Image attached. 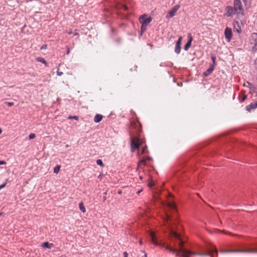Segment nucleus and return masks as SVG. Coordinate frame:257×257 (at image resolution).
Here are the masks:
<instances>
[{"label": "nucleus", "instance_id": "nucleus-38", "mask_svg": "<svg viewBox=\"0 0 257 257\" xmlns=\"http://www.w3.org/2000/svg\"><path fill=\"white\" fill-rule=\"evenodd\" d=\"M236 31L238 32V33H240V32L241 31V30L240 29L239 30L238 29H236Z\"/></svg>", "mask_w": 257, "mask_h": 257}, {"label": "nucleus", "instance_id": "nucleus-49", "mask_svg": "<svg viewBox=\"0 0 257 257\" xmlns=\"http://www.w3.org/2000/svg\"><path fill=\"white\" fill-rule=\"evenodd\" d=\"M1 214H2V213H0V216L1 215Z\"/></svg>", "mask_w": 257, "mask_h": 257}, {"label": "nucleus", "instance_id": "nucleus-46", "mask_svg": "<svg viewBox=\"0 0 257 257\" xmlns=\"http://www.w3.org/2000/svg\"><path fill=\"white\" fill-rule=\"evenodd\" d=\"M224 233H227V234H229V235H231V233H228V232H227H227H224Z\"/></svg>", "mask_w": 257, "mask_h": 257}, {"label": "nucleus", "instance_id": "nucleus-47", "mask_svg": "<svg viewBox=\"0 0 257 257\" xmlns=\"http://www.w3.org/2000/svg\"><path fill=\"white\" fill-rule=\"evenodd\" d=\"M2 129H1V128H0V134H1V133H2Z\"/></svg>", "mask_w": 257, "mask_h": 257}, {"label": "nucleus", "instance_id": "nucleus-39", "mask_svg": "<svg viewBox=\"0 0 257 257\" xmlns=\"http://www.w3.org/2000/svg\"><path fill=\"white\" fill-rule=\"evenodd\" d=\"M69 53H70V49H68V50H67V54H69Z\"/></svg>", "mask_w": 257, "mask_h": 257}, {"label": "nucleus", "instance_id": "nucleus-17", "mask_svg": "<svg viewBox=\"0 0 257 257\" xmlns=\"http://www.w3.org/2000/svg\"><path fill=\"white\" fill-rule=\"evenodd\" d=\"M79 209L83 212V213H85L86 212V209H85V208L84 206V204H83V203L82 202H81L79 204Z\"/></svg>", "mask_w": 257, "mask_h": 257}, {"label": "nucleus", "instance_id": "nucleus-27", "mask_svg": "<svg viewBox=\"0 0 257 257\" xmlns=\"http://www.w3.org/2000/svg\"><path fill=\"white\" fill-rule=\"evenodd\" d=\"M147 152H148V151H147V147H144V148H143V149H142L141 154H144L146 153Z\"/></svg>", "mask_w": 257, "mask_h": 257}, {"label": "nucleus", "instance_id": "nucleus-2", "mask_svg": "<svg viewBox=\"0 0 257 257\" xmlns=\"http://www.w3.org/2000/svg\"><path fill=\"white\" fill-rule=\"evenodd\" d=\"M232 7L237 13V16H242L243 15V9L240 0H234L233 7Z\"/></svg>", "mask_w": 257, "mask_h": 257}, {"label": "nucleus", "instance_id": "nucleus-20", "mask_svg": "<svg viewBox=\"0 0 257 257\" xmlns=\"http://www.w3.org/2000/svg\"><path fill=\"white\" fill-rule=\"evenodd\" d=\"M61 166L60 165H57L54 168V172L56 174H58L60 170Z\"/></svg>", "mask_w": 257, "mask_h": 257}, {"label": "nucleus", "instance_id": "nucleus-36", "mask_svg": "<svg viewBox=\"0 0 257 257\" xmlns=\"http://www.w3.org/2000/svg\"><path fill=\"white\" fill-rule=\"evenodd\" d=\"M5 186V184L0 185V189L4 188Z\"/></svg>", "mask_w": 257, "mask_h": 257}, {"label": "nucleus", "instance_id": "nucleus-16", "mask_svg": "<svg viewBox=\"0 0 257 257\" xmlns=\"http://www.w3.org/2000/svg\"><path fill=\"white\" fill-rule=\"evenodd\" d=\"M36 60L38 62H40L44 64L45 65V66H48V63L46 62V61L42 57H37L36 58Z\"/></svg>", "mask_w": 257, "mask_h": 257}, {"label": "nucleus", "instance_id": "nucleus-8", "mask_svg": "<svg viewBox=\"0 0 257 257\" xmlns=\"http://www.w3.org/2000/svg\"><path fill=\"white\" fill-rule=\"evenodd\" d=\"M225 15L227 17H232L234 15H237V13H236V12L231 6H227L225 8Z\"/></svg>", "mask_w": 257, "mask_h": 257}, {"label": "nucleus", "instance_id": "nucleus-33", "mask_svg": "<svg viewBox=\"0 0 257 257\" xmlns=\"http://www.w3.org/2000/svg\"><path fill=\"white\" fill-rule=\"evenodd\" d=\"M57 74L58 76H61L63 73L62 72H59V71H57Z\"/></svg>", "mask_w": 257, "mask_h": 257}, {"label": "nucleus", "instance_id": "nucleus-5", "mask_svg": "<svg viewBox=\"0 0 257 257\" xmlns=\"http://www.w3.org/2000/svg\"><path fill=\"white\" fill-rule=\"evenodd\" d=\"M221 252L231 253V252H245L252 253L257 252V250L254 249H226L221 251Z\"/></svg>", "mask_w": 257, "mask_h": 257}, {"label": "nucleus", "instance_id": "nucleus-48", "mask_svg": "<svg viewBox=\"0 0 257 257\" xmlns=\"http://www.w3.org/2000/svg\"><path fill=\"white\" fill-rule=\"evenodd\" d=\"M68 34H71V32H69Z\"/></svg>", "mask_w": 257, "mask_h": 257}, {"label": "nucleus", "instance_id": "nucleus-25", "mask_svg": "<svg viewBox=\"0 0 257 257\" xmlns=\"http://www.w3.org/2000/svg\"><path fill=\"white\" fill-rule=\"evenodd\" d=\"M211 60H212V62H213L212 65H213L214 66V65H215V60H216V57L214 55H211Z\"/></svg>", "mask_w": 257, "mask_h": 257}, {"label": "nucleus", "instance_id": "nucleus-1", "mask_svg": "<svg viewBox=\"0 0 257 257\" xmlns=\"http://www.w3.org/2000/svg\"><path fill=\"white\" fill-rule=\"evenodd\" d=\"M164 221V225L169 229L170 232V235L172 241H178V245L180 248L177 249L169 247L168 245L165 246V244L159 243L157 241V238L154 232L151 231L149 233L151 241L155 245H160L165 247L166 249L171 252H175L176 256H179L180 253L181 254L182 257H190L192 254H197L199 255H204V254L198 253L196 252L187 250L183 248V246L184 241L182 240L179 234L176 231V227L178 224V221L177 219H174L168 213H166L165 216L163 218Z\"/></svg>", "mask_w": 257, "mask_h": 257}, {"label": "nucleus", "instance_id": "nucleus-29", "mask_svg": "<svg viewBox=\"0 0 257 257\" xmlns=\"http://www.w3.org/2000/svg\"><path fill=\"white\" fill-rule=\"evenodd\" d=\"M120 7L121 8L123 9L125 11H127L128 10V8L125 5H120Z\"/></svg>", "mask_w": 257, "mask_h": 257}, {"label": "nucleus", "instance_id": "nucleus-10", "mask_svg": "<svg viewBox=\"0 0 257 257\" xmlns=\"http://www.w3.org/2000/svg\"><path fill=\"white\" fill-rule=\"evenodd\" d=\"M182 40V38L180 37L177 41L175 45V52L177 54H179L181 51V44Z\"/></svg>", "mask_w": 257, "mask_h": 257}, {"label": "nucleus", "instance_id": "nucleus-13", "mask_svg": "<svg viewBox=\"0 0 257 257\" xmlns=\"http://www.w3.org/2000/svg\"><path fill=\"white\" fill-rule=\"evenodd\" d=\"M256 108L255 103H251L249 105L246 106V110L250 112L252 110Z\"/></svg>", "mask_w": 257, "mask_h": 257}, {"label": "nucleus", "instance_id": "nucleus-6", "mask_svg": "<svg viewBox=\"0 0 257 257\" xmlns=\"http://www.w3.org/2000/svg\"><path fill=\"white\" fill-rule=\"evenodd\" d=\"M152 18L151 17H147L146 15L141 16L139 18V21L143 25L148 26L151 22Z\"/></svg>", "mask_w": 257, "mask_h": 257}, {"label": "nucleus", "instance_id": "nucleus-37", "mask_svg": "<svg viewBox=\"0 0 257 257\" xmlns=\"http://www.w3.org/2000/svg\"><path fill=\"white\" fill-rule=\"evenodd\" d=\"M246 96L245 95H244V96L243 97L242 99V101H243L245 100V99H246Z\"/></svg>", "mask_w": 257, "mask_h": 257}, {"label": "nucleus", "instance_id": "nucleus-23", "mask_svg": "<svg viewBox=\"0 0 257 257\" xmlns=\"http://www.w3.org/2000/svg\"><path fill=\"white\" fill-rule=\"evenodd\" d=\"M96 163L97 165L101 166V167H104V164L102 161L100 159H98L96 160Z\"/></svg>", "mask_w": 257, "mask_h": 257}, {"label": "nucleus", "instance_id": "nucleus-28", "mask_svg": "<svg viewBox=\"0 0 257 257\" xmlns=\"http://www.w3.org/2000/svg\"><path fill=\"white\" fill-rule=\"evenodd\" d=\"M5 104H6L9 106H11L14 105V103L11 102H5Z\"/></svg>", "mask_w": 257, "mask_h": 257}, {"label": "nucleus", "instance_id": "nucleus-4", "mask_svg": "<svg viewBox=\"0 0 257 257\" xmlns=\"http://www.w3.org/2000/svg\"><path fill=\"white\" fill-rule=\"evenodd\" d=\"M143 140L137 137H133L131 139V147L133 149H137L143 143Z\"/></svg>", "mask_w": 257, "mask_h": 257}, {"label": "nucleus", "instance_id": "nucleus-9", "mask_svg": "<svg viewBox=\"0 0 257 257\" xmlns=\"http://www.w3.org/2000/svg\"><path fill=\"white\" fill-rule=\"evenodd\" d=\"M225 38L228 42H229L232 38V33L231 29L227 27L224 31Z\"/></svg>", "mask_w": 257, "mask_h": 257}, {"label": "nucleus", "instance_id": "nucleus-35", "mask_svg": "<svg viewBox=\"0 0 257 257\" xmlns=\"http://www.w3.org/2000/svg\"><path fill=\"white\" fill-rule=\"evenodd\" d=\"M123 255H124V257H127V255H128L127 252H123Z\"/></svg>", "mask_w": 257, "mask_h": 257}, {"label": "nucleus", "instance_id": "nucleus-3", "mask_svg": "<svg viewBox=\"0 0 257 257\" xmlns=\"http://www.w3.org/2000/svg\"><path fill=\"white\" fill-rule=\"evenodd\" d=\"M131 127L136 130L138 134L142 132V125L140 123L138 118H133L131 120Z\"/></svg>", "mask_w": 257, "mask_h": 257}, {"label": "nucleus", "instance_id": "nucleus-12", "mask_svg": "<svg viewBox=\"0 0 257 257\" xmlns=\"http://www.w3.org/2000/svg\"><path fill=\"white\" fill-rule=\"evenodd\" d=\"M151 158L149 157H143L141 159H140V161L138 162V166H140L142 165H146V162L149 160H150Z\"/></svg>", "mask_w": 257, "mask_h": 257}, {"label": "nucleus", "instance_id": "nucleus-45", "mask_svg": "<svg viewBox=\"0 0 257 257\" xmlns=\"http://www.w3.org/2000/svg\"><path fill=\"white\" fill-rule=\"evenodd\" d=\"M213 251V250H211V251H210V253H210V254H211L212 253Z\"/></svg>", "mask_w": 257, "mask_h": 257}, {"label": "nucleus", "instance_id": "nucleus-41", "mask_svg": "<svg viewBox=\"0 0 257 257\" xmlns=\"http://www.w3.org/2000/svg\"><path fill=\"white\" fill-rule=\"evenodd\" d=\"M139 243H140V244H142V243H143L142 240H140V241H139Z\"/></svg>", "mask_w": 257, "mask_h": 257}, {"label": "nucleus", "instance_id": "nucleus-26", "mask_svg": "<svg viewBox=\"0 0 257 257\" xmlns=\"http://www.w3.org/2000/svg\"><path fill=\"white\" fill-rule=\"evenodd\" d=\"M36 137V135L35 134H30L29 138L30 140H32L34 139Z\"/></svg>", "mask_w": 257, "mask_h": 257}, {"label": "nucleus", "instance_id": "nucleus-7", "mask_svg": "<svg viewBox=\"0 0 257 257\" xmlns=\"http://www.w3.org/2000/svg\"><path fill=\"white\" fill-rule=\"evenodd\" d=\"M180 7V6L179 5H177L175 6L168 13V14L166 16V18L167 19H169V18L173 17L175 15V14H176V12H177V11L179 9Z\"/></svg>", "mask_w": 257, "mask_h": 257}, {"label": "nucleus", "instance_id": "nucleus-22", "mask_svg": "<svg viewBox=\"0 0 257 257\" xmlns=\"http://www.w3.org/2000/svg\"><path fill=\"white\" fill-rule=\"evenodd\" d=\"M251 38L254 39V45H256V40L257 39V34L256 33H253L251 35Z\"/></svg>", "mask_w": 257, "mask_h": 257}, {"label": "nucleus", "instance_id": "nucleus-30", "mask_svg": "<svg viewBox=\"0 0 257 257\" xmlns=\"http://www.w3.org/2000/svg\"><path fill=\"white\" fill-rule=\"evenodd\" d=\"M47 48V45H44L41 47V50H44L46 49Z\"/></svg>", "mask_w": 257, "mask_h": 257}, {"label": "nucleus", "instance_id": "nucleus-18", "mask_svg": "<svg viewBox=\"0 0 257 257\" xmlns=\"http://www.w3.org/2000/svg\"><path fill=\"white\" fill-rule=\"evenodd\" d=\"M42 246L44 247L48 248H51V247L53 246L52 243H49L48 242H45L43 243Z\"/></svg>", "mask_w": 257, "mask_h": 257}, {"label": "nucleus", "instance_id": "nucleus-24", "mask_svg": "<svg viewBox=\"0 0 257 257\" xmlns=\"http://www.w3.org/2000/svg\"><path fill=\"white\" fill-rule=\"evenodd\" d=\"M147 26L142 25V26H141V33H143L145 31H146V30L147 29Z\"/></svg>", "mask_w": 257, "mask_h": 257}, {"label": "nucleus", "instance_id": "nucleus-21", "mask_svg": "<svg viewBox=\"0 0 257 257\" xmlns=\"http://www.w3.org/2000/svg\"><path fill=\"white\" fill-rule=\"evenodd\" d=\"M167 206L172 209H175L176 208V205L174 202H170L168 203L167 204Z\"/></svg>", "mask_w": 257, "mask_h": 257}, {"label": "nucleus", "instance_id": "nucleus-32", "mask_svg": "<svg viewBox=\"0 0 257 257\" xmlns=\"http://www.w3.org/2000/svg\"><path fill=\"white\" fill-rule=\"evenodd\" d=\"M154 185V183L152 182H150L148 184L149 187L152 188Z\"/></svg>", "mask_w": 257, "mask_h": 257}, {"label": "nucleus", "instance_id": "nucleus-40", "mask_svg": "<svg viewBox=\"0 0 257 257\" xmlns=\"http://www.w3.org/2000/svg\"><path fill=\"white\" fill-rule=\"evenodd\" d=\"M142 190H140L138 191L137 192V193H138V194H140V193L142 192Z\"/></svg>", "mask_w": 257, "mask_h": 257}, {"label": "nucleus", "instance_id": "nucleus-14", "mask_svg": "<svg viewBox=\"0 0 257 257\" xmlns=\"http://www.w3.org/2000/svg\"><path fill=\"white\" fill-rule=\"evenodd\" d=\"M214 69V66L213 65H211L209 68H208L206 71H205L204 73V75L206 76L209 75V74H210L212 71H213Z\"/></svg>", "mask_w": 257, "mask_h": 257}, {"label": "nucleus", "instance_id": "nucleus-44", "mask_svg": "<svg viewBox=\"0 0 257 257\" xmlns=\"http://www.w3.org/2000/svg\"><path fill=\"white\" fill-rule=\"evenodd\" d=\"M214 251H215L216 253H217V250H216V248H215V249H214Z\"/></svg>", "mask_w": 257, "mask_h": 257}, {"label": "nucleus", "instance_id": "nucleus-15", "mask_svg": "<svg viewBox=\"0 0 257 257\" xmlns=\"http://www.w3.org/2000/svg\"><path fill=\"white\" fill-rule=\"evenodd\" d=\"M102 117H103V116L102 115L97 114L95 116L94 118V121L95 122L98 123L102 120Z\"/></svg>", "mask_w": 257, "mask_h": 257}, {"label": "nucleus", "instance_id": "nucleus-11", "mask_svg": "<svg viewBox=\"0 0 257 257\" xmlns=\"http://www.w3.org/2000/svg\"><path fill=\"white\" fill-rule=\"evenodd\" d=\"M188 38H189L188 41L186 44V45H185V46L184 47V49L185 51H187L188 50V49L190 47L191 43L193 41V38L191 36V34H189L188 35Z\"/></svg>", "mask_w": 257, "mask_h": 257}, {"label": "nucleus", "instance_id": "nucleus-43", "mask_svg": "<svg viewBox=\"0 0 257 257\" xmlns=\"http://www.w3.org/2000/svg\"><path fill=\"white\" fill-rule=\"evenodd\" d=\"M254 103H255V107H256V108H257V102H255Z\"/></svg>", "mask_w": 257, "mask_h": 257}, {"label": "nucleus", "instance_id": "nucleus-31", "mask_svg": "<svg viewBox=\"0 0 257 257\" xmlns=\"http://www.w3.org/2000/svg\"><path fill=\"white\" fill-rule=\"evenodd\" d=\"M69 119H72V118H73V119H76V120H78V117H77V116H69Z\"/></svg>", "mask_w": 257, "mask_h": 257}, {"label": "nucleus", "instance_id": "nucleus-42", "mask_svg": "<svg viewBox=\"0 0 257 257\" xmlns=\"http://www.w3.org/2000/svg\"><path fill=\"white\" fill-rule=\"evenodd\" d=\"M216 231L224 232L223 231H221L220 230H216Z\"/></svg>", "mask_w": 257, "mask_h": 257}, {"label": "nucleus", "instance_id": "nucleus-19", "mask_svg": "<svg viewBox=\"0 0 257 257\" xmlns=\"http://www.w3.org/2000/svg\"><path fill=\"white\" fill-rule=\"evenodd\" d=\"M244 85L249 87L250 89H253L255 88L254 86L251 83H250L248 81H247L245 83H244Z\"/></svg>", "mask_w": 257, "mask_h": 257}, {"label": "nucleus", "instance_id": "nucleus-34", "mask_svg": "<svg viewBox=\"0 0 257 257\" xmlns=\"http://www.w3.org/2000/svg\"><path fill=\"white\" fill-rule=\"evenodd\" d=\"M6 162L4 161H0V165H4L6 164Z\"/></svg>", "mask_w": 257, "mask_h": 257}]
</instances>
